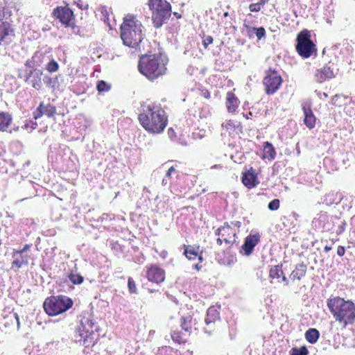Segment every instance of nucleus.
Segmentation results:
<instances>
[{"mask_svg":"<svg viewBox=\"0 0 355 355\" xmlns=\"http://www.w3.org/2000/svg\"><path fill=\"white\" fill-rule=\"evenodd\" d=\"M12 118L8 112H0V131L5 132L10 125Z\"/></svg>","mask_w":355,"mask_h":355,"instance_id":"a878e982","label":"nucleus"},{"mask_svg":"<svg viewBox=\"0 0 355 355\" xmlns=\"http://www.w3.org/2000/svg\"><path fill=\"white\" fill-rule=\"evenodd\" d=\"M243 116L245 117V119H248L252 116V112H250L249 113H248L246 114H243Z\"/></svg>","mask_w":355,"mask_h":355,"instance_id":"de8ad7c7","label":"nucleus"},{"mask_svg":"<svg viewBox=\"0 0 355 355\" xmlns=\"http://www.w3.org/2000/svg\"><path fill=\"white\" fill-rule=\"evenodd\" d=\"M240 105V101L233 92L226 94L225 105L229 113H234Z\"/></svg>","mask_w":355,"mask_h":355,"instance_id":"412c9836","label":"nucleus"},{"mask_svg":"<svg viewBox=\"0 0 355 355\" xmlns=\"http://www.w3.org/2000/svg\"><path fill=\"white\" fill-rule=\"evenodd\" d=\"M216 234L218 236L216 243L218 245H222L224 243L227 249L231 248L236 242V230L228 224H225L218 228Z\"/></svg>","mask_w":355,"mask_h":355,"instance_id":"9d476101","label":"nucleus"},{"mask_svg":"<svg viewBox=\"0 0 355 355\" xmlns=\"http://www.w3.org/2000/svg\"><path fill=\"white\" fill-rule=\"evenodd\" d=\"M193 268H195L196 270L199 271L202 268V265L200 263H196L193 265Z\"/></svg>","mask_w":355,"mask_h":355,"instance_id":"a18cd8bd","label":"nucleus"},{"mask_svg":"<svg viewBox=\"0 0 355 355\" xmlns=\"http://www.w3.org/2000/svg\"><path fill=\"white\" fill-rule=\"evenodd\" d=\"M111 88V85L105 81L101 80L97 82L96 89L99 93L107 92Z\"/></svg>","mask_w":355,"mask_h":355,"instance_id":"2f4dec72","label":"nucleus"},{"mask_svg":"<svg viewBox=\"0 0 355 355\" xmlns=\"http://www.w3.org/2000/svg\"><path fill=\"white\" fill-rule=\"evenodd\" d=\"M174 15L177 16L178 17H180V16H178V13L177 12H174Z\"/></svg>","mask_w":355,"mask_h":355,"instance_id":"8fccbe9b","label":"nucleus"},{"mask_svg":"<svg viewBox=\"0 0 355 355\" xmlns=\"http://www.w3.org/2000/svg\"><path fill=\"white\" fill-rule=\"evenodd\" d=\"M176 172V169L175 168V167L173 166H171L168 168V170L166 171V173L165 175V177L163 178L162 180V184L163 185H167V184H170V181L169 180L171 179V174L173 173H175Z\"/></svg>","mask_w":355,"mask_h":355,"instance_id":"c9c22d12","label":"nucleus"},{"mask_svg":"<svg viewBox=\"0 0 355 355\" xmlns=\"http://www.w3.org/2000/svg\"><path fill=\"white\" fill-rule=\"evenodd\" d=\"M275 155L276 151L272 144L269 141L264 142L263 158L271 160L275 157Z\"/></svg>","mask_w":355,"mask_h":355,"instance_id":"bb28decb","label":"nucleus"},{"mask_svg":"<svg viewBox=\"0 0 355 355\" xmlns=\"http://www.w3.org/2000/svg\"><path fill=\"white\" fill-rule=\"evenodd\" d=\"M260 1H261V3H266V4L269 1V0H260Z\"/></svg>","mask_w":355,"mask_h":355,"instance_id":"09e8293b","label":"nucleus"},{"mask_svg":"<svg viewBox=\"0 0 355 355\" xmlns=\"http://www.w3.org/2000/svg\"><path fill=\"white\" fill-rule=\"evenodd\" d=\"M56 113V108L54 105L41 102L37 109L33 112V116L34 120H37L42 115H46L48 117H53Z\"/></svg>","mask_w":355,"mask_h":355,"instance_id":"f3484780","label":"nucleus"},{"mask_svg":"<svg viewBox=\"0 0 355 355\" xmlns=\"http://www.w3.org/2000/svg\"><path fill=\"white\" fill-rule=\"evenodd\" d=\"M168 61L161 53L144 54L139 57L138 69L148 80L154 81L166 74Z\"/></svg>","mask_w":355,"mask_h":355,"instance_id":"f03ea898","label":"nucleus"},{"mask_svg":"<svg viewBox=\"0 0 355 355\" xmlns=\"http://www.w3.org/2000/svg\"><path fill=\"white\" fill-rule=\"evenodd\" d=\"M165 270L157 264H150L146 266V277L148 282L159 284L165 280Z\"/></svg>","mask_w":355,"mask_h":355,"instance_id":"f8f14e48","label":"nucleus"},{"mask_svg":"<svg viewBox=\"0 0 355 355\" xmlns=\"http://www.w3.org/2000/svg\"><path fill=\"white\" fill-rule=\"evenodd\" d=\"M345 253V248L342 245H339L337 248V254L340 257L344 256Z\"/></svg>","mask_w":355,"mask_h":355,"instance_id":"c03bdc74","label":"nucleus"},{"mask_svg":"<svg viewBox=\"0 0 355 355\" xmlns=\"http://www.w3.org/2000/svg\"><path fill=\"white\" fill-rule=\"evenodd\" d=\"M302 110L304 114V123L308 128L313 129L315 126L316 117L310 107L303 106Z\"/></svg>","mask_w":355,"mask_h":355,"instance_id":"b1692460","label":"nucleus"},{"mask_svg":"<svg viewBox=\"0 0 355 355\" xmlns=\"http://www.w3.org/2000/svg\"><path fill=\"white\" fill-rule=\"evenodd\" d=\"M334 64L329 62L322 68L318 69L314 75L315 80L319 83H322L327 80L331 79L335 76Z\"/></svg>","mask_w":355,"mask_h":355,"instance_id":"ddd939ff","label":"nucleus"},{"mask_svg":"<svg viewBox=\"0 0 355 355\" xmlns=\"http://www.w3.org/2000/svg\"><path fill=\"white\" fill-rule=\"evenodd\" d=\"M201 324L202 322H199L196 318H193L190 314L182 316L180 319V327L189 334L193 331H198Z\"/></svg>","mask_w":355,"mask_h":355,"instance_id":"4468645a","label":"nucleus"},{"mask_svg":"<svg viewBox=\"0 0 355 355\" xmlns=\"http://www.w3.org/2000/svg\"><path fill=\"white\" fill-rule=\"evenodd\" d=\"M262 83L265 93L267 95H272L281 87L283 78L278 70L270 67L265 71Z\"/></svg>","mask_w":355,"mask_h":355,"instance_id":"6e6552de","label":"nucleus"},{"mask_svg":"<svg viewBox=\"0 0 355 355\" xmlns=\"http://www.w3.org/2000/svg\"><path fill=\"white\" fill-rule=\"evenodd\" d=\"M220 319V313L218 309L212 306H210L207 311V316L205 319L206 324L209 325L211 323H214Z\"/></svg>","mask_w":355,"mask_h":355,"instance_id":"393cba45","label":"nucleus"},{"mask_svg":"<svg viewBox=\"0 0 355 355\" xmlns=\"http://www.w3.org/2000/svg\"><path fill=\"white\" fill-rule=\"evenodd\" d=\"M265 4L266 3H261V1L257 3H252L250 4L249 9L252 12H259L261 9V7Z\"/></svg>","mask_w":355,"mask_h":355,"instance_id":"4c0bfd02","label":"nucleus"},{"mask_svg":"<svg viewBox=\"0 0 355 355\" xmlns=\"http://www.w3.org/2000/svg\"><path fill=\"white\" fill-rule=\"evenodd\" d=\"M4 320H5V322H4L5 326L9 325L10 324L9 322H10V323L12 324H14L15 323H16L17 328L18 329L19 328V324H20L19 323V318L17 313H15V312L10 313L8 315H7L6 316L4 317Z\"/></svg>","mask_w":355,"mask_h":355,"instance_id":"c85d7f7f","label":"nucleus"},{"mask_svg":"<svg viewBox=\"0 0 355 355\" xmlns=\"http://www.w3.org/2000/svg\"><path fill=\"white\" fill-rule=\"evenodd\" d=\"M296 40V51L301 57L308 58L316 51L315 44L311 40V34L308 30L304 29L300 32Z\"/></svg>","mask_w":355,"mask_h":355,"instance_id":"1a4fd4ad","label":"nucleus"},{"mask_svg":"<svg viewBox=\"0 0 355 355\" xmlns=\"http://www.w3.org/2000/svg\"><path fill=\"white\" fill-rule=\"evenodd\" d=\"M32 244H26L21 250H14L12 252V257H15L17 255H20L19 259H16L12 262V268H19L24 265H27L28 262V257L23 255V253L29 250L31 248Z\"/></svg>","mask_w":355,"mask_h":355,"instance_id":"6ab92c4d","label":"nucleus"},{"mask_svg":"<svg viewBox=\"0 0 355 355\" xmlns=\"http://www.w3.org/2000/svg\"><path fill=\"white\" fill-rule=\"evenodd\" d=\"M309 351L306 346H302L300 348L293 347L291 349L290 355H307Z\"/></svg>","mask_w":355,"mask_h":355,"instance_id":"72a5a7b5","label":"nucleus"},{"mask_svg":"<svg viewBox=\"0 0 355 355\" xmlns=\"http://www.w3.org/2000/svg\"><path fill=\"white\" fill-rule=\"evenodd\" d=\"M307 270V266L304 263L297 264L295 269L291 272L290 278L293 282H299L305 277Z\"/></svg>","mask_w":355,"mask_h":355,"instance_id":"5701e85b","label":"nucleus"},{"mask_svg":"<svg viewBox=\"0 0 355 355\" xmlns=\"http://www.w3.org/2000/svg\"><path fill=\"white\" fill-rule=\"evenodd\" d=\"M69 279L74 284H80L84 279L82 275L77 273H71L69 275Z\"/></svg>","mask_w":355,"mask_h":355,"instance_id":"f704fd0d","label":"nucleus"},{"mask_svg":"<svg viewBox=\"0 0 355 355\" xmlns=\"http://www.w3.org/2000/svg\"><path fill=\"white\" fill-rule=\"evenodd\" d=\"M53 15L65 27H73L74 15L73 11L67 6H57L53 11Z\"/></svg>","mask_w":355,"mask_h":355,"instance_id":"9b49d317","label":"nucleus"},{"mask_svg":"<svg viewBox=\"0 0 355 355\" xmlns=\"http://www.w3.org/2000/svg\"><path fill=\"white\" fill-rule=\"evenodd\" d=\"M327 306L335 321L343 328L355 322V304L352 300L336 296L329 298Z\"/></svg>","mask_w":355,"mask_h":355,"instance_id":"7ed1b4c3","label":"nucleus"},{"mask_svg":"<svg viewBox=\"0 0 355 355\" xmlns=\"http://www.w3.org/2000/svg\"><path fill=\"white\" fill-rule=\"evenodd\" d=\"M172 340L178 344H184L187 342L186 338L184 337L180 331H174L171 333Z\"/></svg>","mask_w":355,"mask_h":355,"instance_id":"c756f323","label":"nucleus"},{"mask_svg":"<svg viewBox=\"0 0 355 355\" xmlns=\"http://www.w3.org/2000/svg\"><path fill=\"white\" fill-rule=\"evenodd\" d=\"M213 168H218V166L215 165L213 166Z\"/></svg>","mask_w":355,"mask_h":355,"instance_id":"3c124183","label":"nucleus"},{"mask_svg":"<svg viewBox=\"0 0 355 355\" xmlns=\"http://www.w3.org/2000/svg\"><path fill=\"white\" fill-rule=\"evenodd\" d=\"M331 250V246L326 245V246H324V251L325 252H329Z\"/></svg>","mask_w":355,"mask_h":355,"instance_id":"49530a36","label":"nucleus"},{"mask_svg":"<svg viewBox=\"0 0 355 355\" xmlns=\"http://www.w3.org/2000/svg\"><path fill=\"white\" fill-rule=\"evenodd\" d=\"M261 236L259 233H256L254 234H249L245 239L244 243L241 246V250L243 251V254L245 255H250L254 247L258 244L260 241Z\"/></svg>","mask_w":355,"mask_h":355,"instance_id":"aec40b11","label":"nucleus"},{"mask_svg":"<svg viewBox=\"0 0 355 355\" xmlns=\"http://www.w3.org/2000/svg\"><path fill=\"white\" fill-rule=\"evenodd\" d=\"M79 336L78 341L82 342L85 348L93 347L96 343L97 338H95V333L93 331L87 330L84 326L79 328Z\"/></svg>","mask_w":355,"mask_h":355,"instance_id":"dca6fc26","label":"nucleus"},{"mask_svg":"<svg viewBox=\"0 0 355 355\" xmlns=\"http://www.w3.org/2000/svg\"><path fill=\"white\" fill-rule=\"evenodd\" d=\"M128 287L129 292L130 293H137V285L135 282L133 280L132 277H128Z\"/></svg>","mask_w":355,"mask_h":355,"instance_id":"e433bc0d","label":"nucleus"},{"mask_svg":"<svg viewBox=\"0 0 355 355\" xmlns=\"http://www.w3.org/2000/svg\"><path fill=\"white\" fill-rule=\"evenodd\" d=\"M200 96L205 99L210 98V92L207 89H202L200 92Z\"/></svg>","mask_w":355,"mask_h":355,"instance_id":"37998d69","label":"nucleus"},{"mask_svg":"<svg viewBox=\"0 0 355 355\" xmlns=\"http://www.w3.org/2000/svg\"><path fill=\"white\" fill-rule=\"evenodd\" d=\"M148 6L151 11L152 21L156 28H159L171 15V5L166 0H148Z\"/></svg>","mask_w":355,"mask_h":355,"instance_id":"423d86ee","label":"nucleus"},{"mask_svg":"<svg viewBox=\"0 0 355 355\" xmlns=\"http://www.w3.org/2000/svg\"><path fill=\"white\" fill-rule=\"evenodd\" d=\"M42 54L36 52L26 61L24 68L18 69V78L37 90H40L42 87L43 71L37 68L42 62Z\"/></svg>","mask_w":355,"mask_h":355,"instance_id":"39448f33","label":"nucleus"},{"mask_svg":"<svg viewBox=\"0 0 355 355\" xmlns=\"http://www.w3.org/2000/svg\"><path fill=\"white\" fill-rule=\"evenodd\" d=\"M253 30L255 31V34L258 40L265 37L266 31L263 27L254 28Z\"/></svg>","mask_w":355,"mask_h":355,"instance_id":"a19ab883","label":"nucleus"},{"mask_svg":"<svg viewBox=\"0 0 355 355\" xmlns=\"http://www.w3.org/2000/svg\"><path fill=\"white\" fill-rule=\"evenodd\" d=\"M37 126V122L33 120L27 121L24 125L25 129L28 131H33V130L36 129Z\"/></svg>","mask_w":355,"mask_h":355,"instance_id":"ea45409f","label":"nucleus"},{"mask_svg":"<svg viewBox=\"0 0 355 355\" xmlns=\"http://www.w3.org/2000/svg\"><path fill=\"white\" fill-rule=\"evenodd\" d=\"M241 181L248 189H252L259 184L257 174L252 167L242 173Z\"/></svg>","mask_w":355,"mask_h":355,"instance_id":"a211bd4d","label":"nucleus"},{"mask_svg":"<svg viewBox=\"0 0 355 355\" xmlns=\"http://www.w3.org/2000/svg\"><path fill=\"white\" fill-rule=\"evenodd\" d=\"M46 69L49 73L56 72L59 69V64L55 60L52 59L46 65Z\"/></svg>","mask_w":355,"mask_h":355,"instance_id":"473e14b6","label":"nucleus"},{"mask_svg":"<svg viewBox=\"0 0 355 355\" xmlns=\"http://www.w3.org/2000/svg\"><path fill=\"white\" fill-rule=\"evenodd\" d=\"M120 29L121 38L127 46L137 48L144 39V26L132 14H128L123 17Z\"/></svg>","mask_w":355,"mask_h":355,"instance_id":"20e7f679","label":"nucleus"},{"mask_svg":"<svg viewBox=\"0 0 355 355\" xmlns=\"http://www.w3.org/2000/svg\"><path fill=\"white\" fill-rule=\"evenodd\" d=\"M138 120L146 132L160 134L168 125V116L161 103L144 102L141 105Z\"/></svg>","mask_w":355,"mask_h":355,"instance_id":"f257e3e1","label":"nucleus"},{"mask_svg":"<svg viewBox=\"0 0 355 355\" xmlns=\"http://www.w3.org/2000/svg\"><path fill=\"white\" fill-rule=\"evenodd\" d=\"M319 337L320 332L315 328L309 329L305 333V338L311 344H315Z\"/></svg>","mask_w":355,"mask_h":355,"instance_id":"cd10ccee","label":"nucleus"},{"mask_svg":"<svg viewBox=\"0 0 355 355\" xmlns=\"http://www.w3.org/2000/svg\"><path fill=\"white\" fill-rule=\"evenodd\" d=\"M213 42H214V39L211 36L208 35V36L205 37L202 41V44H203L204 48L207 49L209 44L213 43Z\"/></svg>","mask_w":355,"mask_h":355,"instance_id":"79ce46f5","label":"nucleus"},{"mask_svg":"<svg viewBox=\"0 0 355 355\" xmlns=\"http://www.w3.org/2000/svg\"><path fill=\"white\" fill-rule=\"evenodd\" d=\"M184 249V255L189 260H195L198 259L200 262H202L204 259L202 257L203 250L198 245H182Z\"/></svg>","mask_w":355,"mask_h":355,"instance_id":"2eb2a0df","label":"nucleus"},{"mask_svg":"<svg viewBox=\"0 0 355 355\" xmlns=\"http://www.w3.org/2000/svg\"><path fill=\"white\" fill-rule=\"evenodd\" d=\"M269 277L272 279H277L278 282H279V279L281 278L282 281L284 282L285 285H288V280L286 277L282 270V264L271 266L269 271Z\"/></svg>","mask_w":355,"mask_h":355,"instance_id":"4be33fe9","label":"nucleus"},{"mask_svg":"<svg viewBox=\"0 0 355 355\" xmlns=\"http://www.w3.org/2000/svg\"><path fill=\"white\" fill-rule=\"evenodd\" d=\"M73 304V300L66 295H51L45 299L43 307L47 315L55 316L70 309Z\"/></svg>","mask_w":355,"mask_h":355,"instance_id":"0eeeda50","label":"nucleus"},{"mask_svg":"<svg viewBox=\"0 0 355 355\" xmlns=\"http://www.w3.org/2000/svg\"><path fill=\"white\" fill-rule=\"evenodd\" d=\"M223 127L225 128L227 130H233L235 128H239L241 130L242 126L240 122H236L234 120H228L225 123L223 124Z\"/></svg>","mask_w":355,"mask_h":355,"instance_id":"7c9ffc66","label":"nucleus"},{"mask_svg":"<svg viewBox=\"0 0 355 355\" xmlns=\"http://www.w3.org/2000/svg\"><path fill=\"white\" fill-rule=\"evenodd\" d=\"M280 201L279 199H274L270 201L268 205V208L270 211H276L279 208Z\"/></svg>","mask_w":355,"mask_h":355,"instance_id":"58836bf2","label":"nucleus"}]
</instances>
